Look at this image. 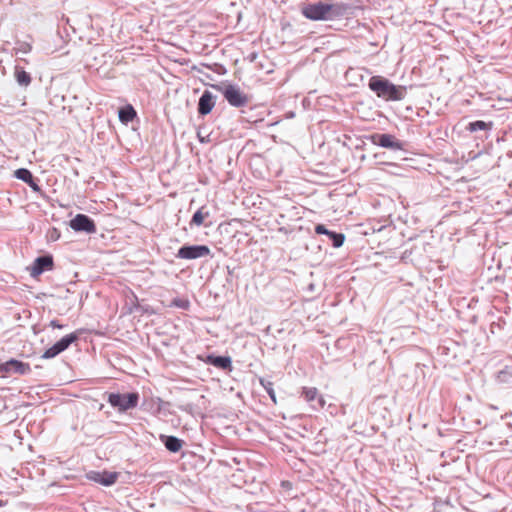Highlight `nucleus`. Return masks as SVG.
<instances>
[{
	"instance_id": "nucleus-1",
	"label": "nucleus",
	"mask_w": 512,
	"mask_h": 512,
	"mask_svg": "<svg viewBox=\"0 0 512 512\" xmlns=\"http://www.w3.org/2000/svg\"><path fill=\"white\" fill-rule=\"evenodd\" d=\"M367 86L378 98L386 102L401 101L406 97L408 91L407 86L394 84L390 79L381 75L371 76Z\"/></svg>"
},
{
	"instance_id": "nucleus-10",
	"label": "nucleus",
	"mask_w": 512,
	"mask_h": 512,
	"mask_svg": "<svg viewBox=\"0 0 512 512\" xmlns=\"http://www.w3.org/2000/svg\"><path fill=\"white\" fill-rule=\"evenodd\" d=\"M354 7L345 2L327 1V21L339 20L353 14Z\"/></svg>"
},
{
	"instance_id": "nucleus-21",
	"label": "nucleus",
	"mask_w": 512,
	"mask_h": 512,
	"mask_svg": "<svg viewBox=\"0 0 512 512\" xmlns=\"http://www.w3.org/2000/svg\"><path fill=\"white\" fill-rule=\"evenodd\" d=\"M210 216V212L208 211L206 206H201L194 214L192 215V218L189 222L190 227L193 226H208L204 224V220Z\"/></svg>"
},
{
	"instance_id": "nucleus-27",
	"label": "nucleus",
	"mask_w": 512,
	"mask_h": 512,
	"mask_svg": "<svg viewBox=\"0 0 512 512\" xmlns=\"http://www.w3.org/2000/svg\"><path fill=\"white\" fill-rule=\"evenodd\" d=\"M16 45L17 46L14 48L16 51V54H18L19 52H21L23 54H27L32 49L31 44L28 42H25V41H17Z\"/></svg>"
},
{
	"instance_id": "nucleus-34",
	"label": "nucleus",
	"mask_w": 512,
	"mask_h": 512,
	"mask_svg": "<svg viewBox=\"0 0 512 512\" xmlns=\"http://www.w3.org/2000/svg\"><path fill=\"white\" fill-rule=\"evenodd\" d=\"M406 257H408V251H405L401 257L402 260H404Z\"/></svg>"
},
{
	"instance_id": "nucleus-32",
	"label": "nucleus",
	"mask_w": 512,
	"mask_h": 512,
	"mask_svg": "<svg viewBox=\"0 0 512 512\" xmlns=\"http://www.w3.org/2000/svg\"><path fill=\"white\" fill-rule=\"evenodd\" d=\"M315 287H316V286H315V284H314V283H311V284H309V285H308V290H309L310 292H314V291H315Z\"/></svg>"
},
{
	"instance_id": "nucleus-33",
	"label": "nucleus",
	"mask_w": 512,
	"mask_h": 512,
	"mask_svg": "<svg viewBox=\"0 0 512 512\" xmlns=\"http://www.w3.org/2000/svg\"><path fill=\"white\" fill-rule=\"evenodd\" d=\"M256 57H257V54H256V53H252V54L249 56V58H250V60H251V61H254Z\"/></svg>"
},
{
	"instance_id": "nucleus-29",
	"label": "nucleus",
	"mask_w": 512,
	"mask_h": 512,
	"mask_svg": "<svg viewBox=\"0 0 512 512\" xmlns=\"http://www.w3.org/2000/svg\"><path fill=\"white\" fill-rule=\"evenodd\" d=\"M161 410L159 411V415L167 416L171 414V411L169 410V407L171 406L170 402H165L161 399Z\"/></svg>"
},
{
	"instance_id": "nucleus-18",
	"label": "nucleus",
	"mask_w": 512,
	"mask_h": 512,
	"mask_svg": "<svg viewBox=\"0 0 512 512\" xmlns=\"http://www.w3.org/2000/svg\"><path fill=\"white\" fill-rule=\"evenodd\" d=\"M159 439L166 448V450L174 454L179 453L185 444L184 440L174 435L160 434Z\"/></svg>"
},
{
	"instance_id": "nucleus-25",
	"label": "nucleus",
	"mask_w": 512,
	"mask_h": 512,
	"mask_svg": "<svg viewBox=\"0 0 512 512\" xmlns=\"http://www.w3.org/2000/svg\"><path fill=\"white\" fill-rule=\"evenodd\" d=\"M260 384L264 388V390L267 392V394L269 395L270 399L274 403H276V394H275V391H274V388H273V383L271 381H269V380L261 378L260 379Z\"/></svg>"
},
{
	"instance_id": "nucleus-36",
	"label": "nucleus",
	"mask_w": 512,
	"mask_h": 512,
	"mask_svg": "<svg viewBox=\"0 0 512 512\" xmlns=\"http://www.w3.org/2000/svg\"><path fill=\"white\" fill-rule=\"evenodd\" d=\"M4 505V502L0 499V507Z\"/></svg>"
},
{
	"instance_id": "nucleus-19",
	"label": "nucleus",
	"mask_w": 512,
	"mask_h": 512,
	"mask_svg": "<svg viewBox=\"0 0 512 512\" xmlns=\"http://www.w3.org/2000/svg\"><path fill=\"white\" fill-rule=\"evenodd\" d=\"M119 121L127 125L137 118V111L131 104H126L118 109Z\"/></svg>"
},
{
	"instance_id": "nucleus-30",
	"label": "nucleus",
	"mask_w": 512,
	"mask_h": 512,
	"mask_svg": "<svg viewBox=\"0 0 512 512\" xmlns=\"http://www.w3.org/2000/svg\"><path fill=\"white\" fill-rule=\"evenodd\" d=\"M52 328H57V329H63L65 327L64 324H61L58 320L54 319V320H51L50 321V324H49Z\"/></svg>"
},
{
	"instance_id": "nucleus-6",
	"label": "nucleus",
	"mask_w": 512,
	"mask_h": 512,
	"mask_svg": "<svg viewBox=\"0 0 512 512\" xmlns=\"http://www.w3.org/2000/svg\"><path fill=\"white\" fill-rule=\"evenodd\" d=\"M211 250L207 245L204 244H184L176 253V258L184 260H195L202 257L209 256Z\"/></svg>"
},
{
	"instance_id": "nucleus-4",
	"label": "nucleus",
	"mask_w": 512,
	"mask_h": 512,
	"mask_svg": "<svg viewBox=\"0 0 512 512\" xmlns=\"http://www.w3.org/2000/svg\"><path fill=\"white\" fill-rule=\"evenodd\" d=\"M367 139L374 145L391 151H407L408 142L389 133H373Z\"/></svg>"
},
{
	"instance_id": "nucleus-17",
	"label": "nucleus",
	"mask_w": 512,
	"mask_h": 512,
	"mask_svg": "<svg viewBox=\"0 0 512 512\" xmlns=\"http://www.w3.org/2000/svg\"><path fill=\"white\" fill-rule=\"evenodd\" d=\"M14 177L26 183L33 192L41 193L42 189L39 185V179L34 177L32 172L27 168H19L14 171Z\"/></svg>"
},
{
	"instance_id": "nucleus-7",
	"label": "nucleus",
	"mask_w": 512,
	"mask_h": 512,
	"mask_svg": "<svg viewBox=\"0 0 512 512\" xmlns=\"http://www.w3.org/2000/svg\"><path fill=\"white\" fill-rule=\"evenodd\" d=\"M301 13L312 21H327V1L306 3L302 6Z\"/></svg>"
},
{
	"instance_id": "nucleus-35",
	"label": "nucleus",
	"mask_w": 512,
	"mask_h": 512,
	"mask_svg": "<svg viewBox=\"0 0 512 512\" xmlns=\"http://www.w3.org/2000/svg\"><path fill=\"white\" fill-rule=\"evenodd\" d=\"M198 136H199V140H200V142H202V143H203V142H204V137H201L200 135H198Z\"/></svg>"
},
{
	"instance_id": "nucleus-16",
	"label": "nucleus",
	"mask_w": 512,
	"mask_h": 512,
	"mask_svg": "<svg viewBox=\"0 0 512 512\" xmlns=\"http://www.w3.org/2000/svg\"><path fill=\"white\" fill-rule=\"evenodd\" d=\"M314 230L318 235L327 236L334 248H340L344 244L346 238L344 233L329 230L324 224H317Z\"/></svg>"
},
{
	"instance_id": "nucleus-11",
	"label": "nucleus",
	"mask_w": 512,
	"mask_h": 512,
	"mask_svg": "<svg viewBox=\"0 0 512 512\" xmlns=\"http://www.w3.org/2000/svg\"><path fill=\"white\" fill-rule=\"evenodd\" d=\"M198 359L207 365L214 366L220 370L231 372L233 370L232 358L229 355H216L214 353L198 356Z\"/></svg>"
},
{
	"instance_id": "nucleus-26",
	"label": "nucleus",
	"mask_w": 512,
	"mask_h": 512,
	"mask_svg": "<svg viewBox=\"0 0 512 512\" xmlns=\"http://www.w3.org/2000/svg\"><path fill=\"white\" fill-rule=\"evenodd\" d=\"M169 307H176V308H180L183 310H187L190 307V302L188 299L176 297L171 301V303L169 304Z\"/></svg>"
},
{
	"instance_id": "nucleus-31",
	"label": "nucleus",
	"mask_w": 512,
	"mask_h": 512,
	"mask_svg": "<svg viewBox=\"0 0 512 512\" xmlns=\"http://www.w3.org/2000/svg\"><path fill=\"white\" fill-rule=\"evenodd\" d=\"M226 270H227V279L226 281L228 283L231 282V277L233 276V273H234V268H231L230 266H226Z\"/></svg>"
},
{
	"instance_id": "nucleus-2",
	"label": "nucleus",
	"mask_w": 512,
	"mask_h": 512,
	"mask_svg": "<svg viewBox=\"0 0 512 512\" xmlns=\"http://www.w3.org/2000/svg\"><path fill=\"white\" fill-rule=\"evenodd\" d=\"M211 87L220 92L232 107L242 108L249 103L250 97L237 84L221 82L212 84Z\"/></svg>"
},
{
	"instance_id": "nucleus-12",
	"label": "nucleus",
	"mask_w": 512,
	"mask_h": 512,
	"mask_svg": "<svg viewBox=\"0 0 512 512\" xmlns=\"http://www.w3.org/2000/svg\"><path fill=\"white\" fill-rule=\"evenodd\" d=\"M119 473L115 471H96L91 470L86 473V478L92 482L98 483L102 486L109 487L116 483Z\"/></svg>"
},
{
	"instance_id": "nucleus-23",
	"label": "nucleus",
	"mask_w": 512,
	"mask_h": 512,
	"mask_svg": "<svg viewBox=\"0 0 512 512\" xmlns=\"http://www.w3.org/2000/svg\"><path fill=\"white\" fill-rule=\"evenodd\" d=\"M492 122H485L483 120H475L469 122L466 126V130L469 132H478V131H489L492 128Z\"/></svg>"
},
{
	"instance_id": "nucleus-5",
	"label": "nucleus",
	"mask_w": 512,
	"mask_h": 512,
	"mask_svg": "<svg viewBox=\"0 0 512 512\" xmlns=\"http://www.w3.org/2000/svg\"><path fill=\"white\" fill-rule=\"evenodd\" d=\"M80 338V332L75 331L63 336L56 341L51 347L47 348L41 355V359H52L67 350L71 344L77 342Z\"/></svg>"
},
{
	"instance_id": "nucleus-15",
	"label": "nucleus",
	"mask_w": 512,
	"mask_h": 512,
	"mask_svg": "<svg viewBox=\"0 0 512 512\" xmlns=\"http://www.w3.org/2000/svg\"><path fill=\"white\" fill-rule=\"evenodd\" d=\"M301 397L310 404L314 410L324 408L326 401L316 387H303Z\"/></svg>"
},
{
	"instance_id": "nucleus-28",
	"label": "nucleus",
	"mask_w": 512,
	"mask_h": 512,
	"mask_svg": "<svg viewBox=\"0 0 512 512\" xmlns=\"http://www.w3.org/2000/svg\"><path fill=\"white\" fill-rule=\"evenodd\" d=\"M60 236V231L55 227L50 228L47 232V238L50 241H57L60 238Z\"/></svg>"
},
{
	"instance_id": "nucleus-3",
	"label": "nucleus",
	"mask_w": 512,
	"mask_h": 512,
	"mask_svg": "<svg viewBox=\"0 0 512 512\" xmlns=\"http://www.w3.org/2000/svg\"><path fill=\"white\" fill-rule=\"evenodd\" d=\"M107 394V402L119 413H125L139 405L140 395L136 391L120 393L110 392Z\"/></svg>"
},
{
	"instance_id": "nucleus-22",
	"label": "nucleus",
	"mask_w": 512,
	"mask_h": 512,
	"mask_svg": "<svg viewBox=\"0 0 512 512\" xmlns=\"http://www.w3.org/2000/svg\"><path fill=\"white\" fill-rule=\"evenodd\" d=\"M14 77L18 85L27 87L31 84L32 77L30 73L24 70L23 67L16 65L14 70Z\"/></svg>"
},
{
	"instance_id": "nucleus-9",
	"label": "nucleus",
	"mask_w": 512,
	"mask_h": 512,
	"mask_svg": "<svg viewBox=\"0 0 512 512\" xmlns=\"http://www.w3.org/2000/svg\"><path fill=\"white\" fill-rule=\"evenodd\" d=\"M69 226L75 232L94 234L97 231L95 221L86 214H76L70 221Z\"/></svg>"
},
{
	"instance_id": "nucleus-24",
	"label": "nucleus",
	"mask_w": 512,
	"mask_h": 512,
	"mask_svg": "<svg viewBox=\"0 0 512 512\" xmlns=\"http://www.w3.org/2000/svg\"><path fill=\"white\" fill-rule=\"evenodd\" d=\"M496 378L499 383L512 385V364L506 365L503 369L499 370Z\"/></svg>"
},
{
	"instance_id": "nucleus-13",
	"label": "nucleus",
	"mask_w": 512,
	"mask_h": 512,
	"mask_svg": "<svg viewBox=\"0 0 512 512\" xmlns=\"http://www.w3.org/2000/svg\"><path fill=\"white\" fill-rule=\"evenodd\" d=\"M54 268V259L51 254H44L34 259L31 268L30 275L33 278H37L46 271H51Z\"/></svg>"
},
{
	"instance_id": "nucleus-8",
	"label": "nucleus",
	"mask_w": 512,
	"mask_h": 512,
	"mask_svg": "<svg viewBox=\"0 0 512 512\" xmlns=\"http://www.w3.org/2000/svg\"><path fill=\"white\" fill-rule=\"evenodd\" d=\"M31 371L30 365L23 361L11 358L0 363V377H8L13 374L27 375Z\"/></svg>"
},
{
	"instance_id": "nucleus-14",
	"label": "nucleus",
	"mask_w": 512,
	"mask_h": 512,
	"mask_svg": "<svg viewBox=\"0 0 512 512\" xmlns=\"http://www.w3.org/2000/svg\"><path fill=\"white\" fill-rule=\"evenodd\" d=\"M216 95L209 90H204L199 97L197 104V113L199 117H205L210 114L216 105Z\"/></svg>"
},
{
	"instance_id": "nucleus-20",
	"label": "nucleus",
	"mask_w": 512,
	"mask_h": 512,
	"mask_svg": "<svg viewBox=\"0 0 512 512\" xmlns=\"http://www.w3.org/2000/svg\"><path fill=\"white\" fill-rule=\"evenodd\" d=\"M160 406H162L161 398L156 397V398L144 399L141 403L140 408L145 412H148L154 416H158L159 411L161 410Z\"/></svg>"
}]
</instances>
